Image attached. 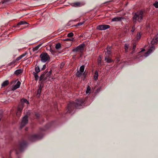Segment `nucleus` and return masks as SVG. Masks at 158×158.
<instances>
[{"label":"nucleus","instance_id":"nucleus-10","mask_svg":"<svg viewBox=\"0 0 158 158\" xmlns=\"http://www.w3.org/2000/svg\"><path fill=\"white\" fill-rule=\"evenodd\" d=\"M158 41V33L154 37V38L151 41V44L152 45L155 44Z\"/></svg>","mask_w":158,"mask_h":158},{"label":"nucleus","instance_id":"nucleus-7","mask_svg":"<svg viewBox=\"0 0 158 158\" xmlns=\"http://www.w3.org/2000/svg\"><path fill=\"white\" fill-rule=\"evenodd\" d=\"M39 135L37 134H34L30 136L29 139L31 141H34L40 139Z\"/></svg>","mask_w":158,"mask_h":158},{"label":"nucleus","instance_id":"nucleus-9","mask_svg":"<svg viewBox=\"0 0 158 158\" xmlns=\"http://www.w3.org/2000/svg\"><path fill=\"white\" fill-rule=\"evenodd\" d=\"M26 142L24 141L20 143L19 144L18 147L19 150L22 151L23 149L26 146Z\"/></svg>","mask_w":158,"mask_h":158},{"label":"nucleus","instance_id":"nucleus-47","mask_svg":"<svg viewBox=\"0 0 158 158\" xmlns=\"http://www.w3.org/2000/svg\"><path fill=\"white\" fill-rule=\"evenodd\" d=\"M144 50H145V49H144L143 50H142V51H144Z\"/></svg>","mask_w":158,"mask_h":158},{"label":"nucleus","instance_id":"nucleus-35","mask_svg":"<svg viewBox=\"0 0 158 158\" xmlns=\"http://www.w3.org/2000/svg\"><path fill=\"white\" fill-rule=\"evenodd\" d=\"M141 38V35L140 33H138L137 35V39L139 40Z\"/></svg>","mask_w":158,"mask_h":158},{"label":"nucleus","instance_id":"nucleus-27","mask_svg":"<svg viewBox=\"0 0 158 158\" xmlns=\"http://www.w3.org/2000/svg\"><path fill=\"white\" fill-rule=\"evenodd\" d=\"M27 24V23L25 21H21L19 22V23H18L17 25H22L25 24Z\"/></svg>","mask_w":158,"mask_h":158},{"label":"nucleus","instance_id":"nucleus-36","mask_svg":"<svg viewBox=\"0 0 158 158\" xmlns=\"http://www.w3.org/2000/svg\"><path fill=\"white\" fill-rule=\"evenodd\" d=\"M84 23V22H81V23H77L76 25V26H81V25H82Z\"/></svg>","mask_w":158,"mask_h":158},{"label":"nucleus","instance_id":"nucleus-19","mask_svg":"<svg viewBox=\"0 0 158 158\" xmlns=\"http://www.w3.org/2000/svg\"><path fill=\"white\" fill-rule=\"evenodd\" d=\"M26 55V53L23 54L22 55L19 56V57L17 58L16 59V61H19L23 57H24Z\"/></svg>","mask_w":158,"mask_h":158},{"label":"nucleus","instance_id":"nucleus-1","mask_svg":"<svg viewBox=\"0 0 158 158\" xmlns=\"http://www.w3.org/2000/svg\"><path fill=\"white\" fill-rule=\"evenodd\" d=\"M85 100L84 98L77 99L74 102L69 103L67 106V112L70 113L75 108L77 109L83 108L84 106Z\"/></svg>","mask_w":158,"mask_h":158},{"label":"nucleus","instance_id":"nucleus-15","mask_svg":"<svg viewBox=\"0 0 158 158\" xmlns=\"http://www.w3.org/2000/svg\"><path fill=\"white\" fill-rule=\"evenodd\" d=\"M105 60L107 63H110L112 61L111 59L108 56V55L106 56L105 57Z\"/></svg>","mask_w":158,"mask_h":158},{"label":"nucleus","instance_id":"nucleus-20","mask_svg":"<svg viewBox=\"0 0 158 158\" xmlns=\"http://www.w3.org/2000/svg\"><path fill=\"white\" fill-rule=\"evenodd\" d=\"M9 82L8 80L5 81L2 84V87L5 86L9 84Z\"/></svg>","mask_w":158,"mask_h":158},{"label":"nucleus","instance_id":"nucleus-3","mask_svg":"<svg viewBox=\"0 0 158 158\" xmlns=\"http://www.w3.org/2000/svg\"><path fill=\"white\" fill-rule=\"evenodd\" d=\"M52 72V70H51L49 72L47 70L44 72L40 76V81H45L50 77L51 74Z\"/></svg>","mask_w":158,"mask_h":158},{"label":"nucleus","instance_id":"nucleus-28","mask_svg":"<svg viewBox=\"0 0 158 158\" xmlns=\"http://www.w3.org/2000/svg\"><path fill=\"white\" fill-rule=\"evenodd\" d=\"M129 48V45L127 44H125L124 46L125 51L126 52H128V50Z\"/></svg>","mask_w":158,"mask_h":158},{"label":"nucleus","instance_id":"nucleus-32","mask_svg":"<svg viewBox=\"0 0 158 158\" xmlns=\"http://www.w3.org/2000/svg\"><path fill=\"white\" fill-rule=\"evenodd\" d=\"M21 102L27 104H28L29 102L26 99L23 98L21 100Z\"/></svg>","mask_w":158,"mask_h":158},{"label":"nucleus","instance_id":"nucleus-23","mask_svg":"<svg viewBox=\"0 0 158 158\" xmlns=\"http://www.w3.org/2000/svg\"><path fill=\"white\" fill-rule=\"evenodd\" d=\"M33 74L35 77V80L37 81L39 77L38 75L37 74V73L34 72L33 73Z\"/></svg>","mask_w":158,"mask_h":158},{"label":"nucleus","instance_id":"nucleus-6","mask_svg":"<svg viewBox=\"0 0 158 158\" xmlns=\"http://www.w3.org/2000/svg\"><path fill=\"white\" fill-rule=\"evenodd\" d=\"M28 116L27 115H25L23 118L21 124L20 128H22L28 123Z\"/></svg>","mask_w":158,"mask_h":158},{"label":"nucleus","instance_id":"nucleus-43","mask_svg":"<svg viewBox=\"0 0 158 158\" xmlns=\"http://www.w3.org/2000/svg\"><path fill=\"white\" fill-rule=\"evenodd\" d=\"M64 65V63H61L60 65V68H63Z\"/></svg>","mask_w":158,"mask_h":158},{"label":"nucleus","instance_id":"nucleus-30","mask_svg":"<svg viewBox=\"0 0 158 158\" xmlns=\"http://www.w3.org/2000/svg\"><path fill=\"white\" fill-rule=\"evenodd\" d=\"M102 59L101 56H99V57L98 58V64L99 65H101V64Z\"/></svg>","mask_w":158,"mask_h":158},{"label":"nucleus","instance_id":"nucleus-17","mask_svg":"<svg viewBox=\"0 0 158 158\" xmlns=\"http://www.w3.org/2000/svg\"><path fill=\"white\" fill-rule=\"evenodd\" d=\"M98 71L96 70L94 75V78L95 80H96L98 79Z\"/></svg>","mask_w":158,"mask_h":158},{"label":"nucleus","instance_id":"nucleus-16","mask_svg":"<svg viewBox=\"0 0 158 158\" xmlns=\"http://www.w3.org/2000/svg\"><path fill=\"white\" fill-rule=\"evenodd\" d=\"M123 18L122 17H115L113 18L111 20L112 21H119L121 20Z\"/></svg>","mask_w":158,"mask_h":158},{"label":"nucleus","instance_id":"nucleus-13","mask_svg":"<svg viewBox=\"0 0 158 158\" xmlns=\"http://www.w3.org/2000/svg\"><path fill=\"white\" fill-rule=\"evenodd\" d=\"M42 87H43L41 85H40L39 87V89L37 90L36 94V96L38 97H39L40 96Z\"/></svg>","mask_w":158,"mask_h":158},{"label":"nucleus","instance_id":"nucleus-4","mask_svg":"<svg viewBox=\"0 0 158 158\" xmlns=\"http://www.w3.org/2000/svg\"><path fill=\"white\" fill-rule=\"evenodd\" d=\"M41 61L43 62H45L49 60L50 57L46 53H42L40 55Z\"/></svg>","mask_w":158,"mask_h":158},{"label":"nucleus","instance_id":"nucleus-14","mask_svg":"<svg viewBox=\"0 0 158 158\" xmlns=\"http://www.w3.org/2000/svg\"><path fill=\"white\" fill-rule=\"evenodd\" d=\"M155 49V47L154 46H152V47L148 50V51L145 53V56H148L147 54L148 55L152 51L154 50Z\"/></svg>","mask_w":158,"mask_h":158},{"label":"nucleus","instance_id":"nucleus-39","mask_svg":"<svg viewBox=\"0 0 158 158\" xmlns=\"http://www.w3.org/2000/svg\"><path fill=\"white\" fill-rule=\"evenodd\" d=\"M154 6L156 8L158 7V2H156L153 4Z\"/></svg>","mask_w":158,"mask_h":158},{"label":"nucleus","instance_id":"nucleus-11","mask_svg":"<svg viewBox=\"0 0 158 158\" xmlns=\"http://www.w3.org/2000/svg\"><path fill=\"white\" fill-rule=\"evenodd\" d=\"M84 5V3L82 2H77L73 3L72 6L75 7H79L82 6Z\"/></svg>","mask_w":158,"mask_h":158},{"label":"nucleus","instance_id":"nucleus-46","mask_svg":"<svg viewBox=\"0 0 158 158\" xmlns=\"http://www.w3.org/2000/svg\"><path fill=\"white\" fill-rule=\"evenodd\" d=\"M25 130H27V129L26 128V129H25Z\"/></svg>","mask_w":158,"mask_h":158},{"label":"nucleus","instance_id":"nucleus-34","mask_svg":"<svg viewBox=\"0 0 158 158\" xmlns=\"http://www.w3.org/2000/svg\"><path fill=\"white\" fill-rule=\"evenodd\" d=\"M73 35V33L72 32H70L68 34L67 36L68 37H72Z\"/></svg>","mask_w":158,"mask_h":158},{"label":"nucleus","instance_id":"nucleus-44","mask_svg":"<svg viewBox=\"0 0 158 158\" xmlns=\"http://www.w3.org/2000/svg\"><path fill=\"white\" fill-rule=\"evenodd\" d=\"M46 65H43V67L42 69V70H43L46 68Z\"/></svg>","mask_w":158,"mask_h":158},{"label":"nucleus","instance_id":"nucleus-33","mask_svg":"<svg viewBox=\"0 0 158 158\" xmlns=\"http://www.w3.org/2000/svg\"><path fill=\"white\" fill-rule=\"evenodd\" d=\"M111 53V52L110 50H107V52L105 53V54L106 56L108 55L109 56Z\"/></svg>","mask_w":158,"mask_h":158},{"label":"nucleus","instance_id":"nucleus-8","mask_svg":"<svg viewBox=\"0 0 158 158\" xmlns=\"http://www.w3.org/2000/svg\"><path fill=\"white\" fill-rule=\"evenodd\" d=\"M110 27V26L109 25H100L97 27V29L100 30H105Z\"/></svg>","mask_w":158,"mask_h":158},{"label":"nucleus","instance_id":"nucleus-18","mask_svg":"<svg viewBox=\"0 0 158 158\" xmlns=\"http://www.w3.org/2000/svg\"><path fill=\"white\" fill-rule=\"evenodd\" d=\"M23 70L21 69H19L17 70L15 72V74L17 75L19 74L20 73H22Z\"/></svg>","mask_w":158,"mask_h":158},{"label":"nucleus","instance_id":"nucleus-37","mask_svg":"<svg viewBox=\"0 0 158 158\" xmlns=\"http://www.w3.org/2000/svg\"><path fill=\"white\" fill-rule=\"evenodd\" d=\"M136 45L135 44H134L133 45V51L132 53H134L135 50Z\"/></svg>","mask_w":158,"mask_h":158},{"label":"nucleus","instance_id":"nucleus-25","mask_svg":"<svg viewBox=\"0 0 158 158\" xmlns=\"http://www.w3.org/2000/svg\"><path fill=\"white\" fill-rule=\"evenodd\" d=\"M91 91V88L89 85L87 86V90L86 91V93L88 94Z\"/></svg>","mask_w":158,"mask_h":158},{"label":"nucleus","instance_id":"nucleus-22","mask_svg":"<svg viewBox=\"0 0 158 158\" xmlns=\"http://www.w3.org/2000/svg\"><path fill=\"white\" fill-rule=\"evenodd\" d=\"M41 45V44H40L35 46L34 48H33L32 49L33 51L35 52L37 50Z\"/></svg>","mask_w":158,"mask_h":158},{"label":"nucleus","instance_id":"nucleus-45","mask_svg":"<svg viewBox=\"0 0 158 158\" xmlns=\"http://www.w3.org/2000/svg\"><path fill=\"white\" fill-rule=\"evenodd\" d=\"M134 30L135 29H134L133 28H132V29L131 30V31L133 32L134 31Z\"/></svg>","mask_w":158,"mask_h":158},{"label":"nucleus","instance_id":"nucleus-5","mask_svg":"<svg viewBox=\"0 0 158 158\" xmlns=\"http://www.w3.org/2000/svg\"><path fill=\"white\" fill-rule=\"evenodd\" d=\"M85 44H82L77 46L76 48L73 49L72 51L74 52H77L79 51L80 52H82L84 50V47Z\"/></svg>","mask_w":158,"mask_h":158},{"label":"nucleus","instance_id":"nucleus-38","mask_svg":"<svg viewBox=\"0 0 158 158\" xmlns=\"http://www.w3.org/2000/svg\"><path fill=\"white\" fill-rule=\"evenodd\" d=\"M10 1V0H4L2 2V3L3 4L4 3H7L8 2H9V1Z\"/></svg>","mask_w":158,"mask_h":158},{"label":"nucleus","instance_id":"nucleus-40","mask_svg":"<svg viewBox=\"0 0 158 158\" xmlns=\"http://www.w3.org/2000/svg\"><path fill=\"white\" fill-rule=\"evenodd\" d=\"M15 62V60H13V61L11 62L10 63L9 65H11L12 64H14Z\"/></svg>","mask_w":158,"mask_h":158},{"label":"nucleus","instance_id":"nucleus-2","mask_svg":"<svg viewBox=\"0 0 158 158\" xmlns=\"http://www.w3.org/2000/svg\"><path fill=\"white\" fill-rule=\"evenodd\" d=\"M143 11H138L135 13L133 17V21L134 22H136L137 21L139 22L141 21L143 17Z\"/></svg>","mask_w":158,"mask_h":158},{"label":"nucleus","instance_id":"nucleus-26","mask_svg":"<svg viewBox=\"0 0 158 158\" xmlns=\"http://www.w3.org/2000/svg\"><path fill=\"white\" fill-rule=\"evenodd\" d=\"M61 44L58 43L56 44L55 48L56 49H59L61 48Z\"/></svg>","mask_w":158,"mask_h":158},{"label":"nucleus","instance_id":"nucleus-42","mask_svg":"<svg viewBox=\"0 0 158 158\" xmlns=\"http://www.w3.org/2000/svg\"><path fill=\"white\" fill-rule=\"evenodd\" d=\"M20 113H19V111L17 110V112L16 115L18 116H19L20 115Z\"/></svg>","mask_w":158,"mask_h":158},{"label":"nucleus","instance_id":"nucleus-41","mask_svg":"<svg viewBox=\"0 0 158 158\" xmlns=\"http://www.w3.org/2000/svg\"><path fill=\"white\" fill-rule=\"evenodd\" d=\"M73 39H65V40L68 41H70L71 42L73 40Z\"/></svg>","mask_w":158,"mask_h":158},{"label":"nucleus","instance_id":"nucleus-29","mask_svg":"<svg viewBox=\"0 0 158 158\" xmlns=\"http://www.w3.org/2000/svg\"><path fill=\"white\" fill-rule=\"evenodd\" d=\"M35 71L36 73H38L40 72V69L39 67L38 66L35 67Z\"/></svg>","mask_w":158,"mask_h":158},{"label":"nucleus","instance_id":"nucleus-24","mask_svg":"<svg viewBox=\"0 0 158 158\" xmlns=\"http://www.w3.org/2000/svg\"><path fill=\"white\" fill-rule=\"evenodd\" d=\"M23 109V106L22 105L19 106L18 107L17 110L19 111V113H21Z\"/></svg>","mask_w":158,"mask_h":158},{"label":"nucleus","instance_id":"nucleus-21","mask_svg":"<svg viewBox=\"0 0 158 158\" xmlns=\"http://www.w3.org/2000/svg\"><path fill=\"white\" fill-rule=\"evenodd\" d=\"M83 72H81L80 71H77L76 73V76L78 77H79L81 76L83 74Z\"/></svg>","mask_w":158,"mask_h":158},{"label":"nucleus","instance_id":"nucleus-31","mask_svg":"<svg viewBox=\"0 0 158 158\" xmlns=\"http://www.w3.org/2000/svg\"><path fill=\"white\" fill-rule=\"evenodd\" d=\"M84 69H85L84 65H82L80 67L79 71L83 73L84 70Z\"/></svg>","mask_w":158,"mask_h":158},{"label":"nucleus","instance_id":"nucleus-12","mask_svg":"<svg viewBox=\"0 0 158 158\" xmlns=\"http://www.w3.org/2000/svg\"><path fill=\"white\" fill-rule=\"evenodd\" d=\"M20 84V82L19 81H18L16 85L13 86V87L12 88V90H14L18 88L19 87Z\"/></svg>","mask_w":158,"mask_h":158}]
</instances>
